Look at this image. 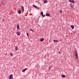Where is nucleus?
<instances>
[{"instance_id": "23", "label": "nucleus", "mask_w": 79, "mask_h": 79, "mask_svg": "<svg viewBox=\"0 0 79 79\" xmlns=\"http://www.w3.org/2000/svg\"><path fill=\"white\" fill-rule=\"evenodd\" d=\"M10 56H13V54H10Z\"/></svg>"}, {"instance_id": "27", "label": "nucleus", "mask_w": 79, "mask_h": 79, "mask_svg": "<svg viewBox=\"0 0 79 79\" xmlns=\"http://www.w3.org/2000/svg\"><path fill=\"white\" fill-rule=\"evenodd\" d=\"M30 31H32V32H33V31H34L33 30H31V29H30Z\"/></svg>"}, {"instance_id": "8", "label": "nucleus", "mask_w": 79, "mask_h": 79, "mask_svg": "<svg viewBox=\"0 0 79 79\" xmlns=\"http://www.w3.org/2000/svg\"><path fill=\"white\" fill-rule=\"evenodd\" d=\"M16 34L18 35H20V32L19 31L17 32Z\"/></svg>"}, {"instance_id": "21", "label": "nucleus", "mask_w": 79, "mask_h": 79, "mask_svg": "<svg viewBox=\"0 0 79 79\" xmlns=\"http://www.w3.org/2000/svg\"><path fill=\"white\" fill-rule=\"evenodd\" d=\"M70 7H71V8H72V9H73V6H71Z\"/></svg>"}, {"instance_id": "18", "label": "nucleus", "mask_w": 79, "mask_h": 79, "mask_svg": "<svg viewBox=\"0 0 79 79\" xmlns=\"http://www.w3.org/2000/svg\"><path fill=\"white\" fill-rule=\"evenodd\" d=\"M33 7H34V8H35V7H36V6L34 5H33Z\"/></svg>"}, {"instance_id": "17", "label": "nucleus", "mask_w": 79, "mask_h": 79, "mask_svg": "<svg viewBox=\"0 0 79 79\" xmlns=\"http://www.w3.org/2000/svg\"><path fill=\"white\" fill-rule=\"evenodd\" d=\"M53 42H54L55 43V42H56V40H53Z\"/></svg>"}, {"instance_id": "30", "label": "nucleus", "mask_w": 79, "mask_h": 79, "mask_svg": "<svg viewBox=\"0 0 79 79\" xmlns=\"http://www.w3.org/2000/svg\"><path fill=\"white\" fill-rule=\"evenodd\" d=\"M4 20H5V19H3V21H4Z\"/></svg>"}, {"instance_id": "29", "label": "nucleus", "mask_w": 79, "mask_h": 79, "mask_svg": "<svg viewBox=\"0 0 79 79\" xmlns=\"http://www.w3.org/2000/svg\"><path fill=\"white\" fill-rule=\"evenodd\" d=\"M59 54H60V52H59Z\"/></svg>"}, {"instance_id": "6", "label": "nucleus", "mask_w": 79, "mask_h": 79, "mask_svg": "<svg viewBox=\"0 0 79 79\" xmlns=\"http://www.w3.org/2000/svg\"><path fill=\"white\" fill-rule=\"evenodd\" d=\"M27 68L24 69L23 70H22V72H25V71H26V70H27Z\"/></svg>"}, {"instance_id": "3", "label": "nucleus", "mask_w": 79, "mask_h": 79, "mask_svg": "<svg viewBox=\"0 0 79 79\" xmlns=\"http://www.w3.org/2000/svg\"><path fill=\"white\" fill-rule=\"evenodd\" d=\"M9 78L10 79H13V75L12 74L10 75Z\"/></svg>"}, {"instance_id": "10", "label": "nucleus", "mask_w": 79, "mask_h": 79, "mask_svg": "<svg viewBox=\"0 0 79 79\" xmlns=\"http://www.w3.org/2000/svg\"><path fill=\"white\" fill-rule=\"evenodd\" d=\"M71 27L72 28V29H73L74 28V25H71Z\"/></svg>"}, {"instance_id": "20", "label": "nucleus", "mask_w": 79, "mask_h": 79, "mask_svg": "<svg viewBox=\"0 0 79 79\" xmlns=\"http://www.w3.org/2000/svg\"><path fill=\"white\" fill-rule=\"evenodd\" d=\"M2 5H4V3H3V2H2Z\"/></svg>"}, {"instance_id": "12", "label": "nucleus", "mask_w": 79, "mask_h": 79, "mask_svg": "<svg viewBox=\"0 0 79 79\" xmlns=\"http://www.w3.org/2000/svg\"><path fill=\"white\" fill-rule=\"evenodd\" d=\"M50 15V14H46V16H49Z\"/></svg>"}, {"instance_id": "26", "label": "nucleus", "mask_w": 79, "mask_h": 79, "mask_svg": "<svg viewBox=\"0 0 79 79\" xmlns=\"http://www.w3.org/2000/svg\"><path fill=\"white\" fill-rule=\"evenodd\" d=\"M51 67H50L49 69V70H50V69L51 68Z\"/></svg>"}, {"instance_id": "28", "label": "nucleus", "mask_w": 79, "mask_h": 79, "mask_svg": "<svg viewBox=\"0 0 79 79\" xmlns=\"http://www.w3.org/2000/svg\"><path fill=\"white\" fill-rule=\"evenodd\" d=\"M38 26L39 27H40V25H38Z\"/></svg>"}, {"instance_id": "9", "label": "nucleus", "mask_w": 79, "mask_h": 79, "mask_svg": "<svg viewBox=\"0 0 79 79\" xmlns=\"http://www.w3.org/2000/svg\"><path fill=\"white\" fill-rule=\"evenodd\" d=\"M44 40V38H41L40 40V42H43Z\"/></svg>"}, {"instance_id": "2", "label": "nucleus", "mask_w": 79, "mask_h": 79, "mask_svg": "<svg viewBox=\"0 0 79 79\" xmlns=\"http://www.w3.org/2000/svg\"><path fill=\"white\" fill-rule=\"evenodd\" d=\"M21 8L22 10V12H24V7L23 6H22Z\"/></svg>"}, {"instance_id": "25", "label": "nucleus", "mask_w": 79, "mask_h": 79, "mask_svg": "<svg viewBox=\"0 0 79 79\" xmlns=\"http://www.w3.org/2000/svg\"><path fill=\"white\" fill-rule=\"evenodd\" d=\"M56 42H59V41H58V40H56Z\"/></svg>"}, {"instance_id": "11", "label": "nucleus", "mask_w": 79, "mask_h": 79, "mask_svg": "<svg viewBox=\"0 0 79 79\" xmlns=\"http://www.w3.org/2000/svg\"><path fill=\"white\" fill-rule=\"evenodd\" d=\"M18 13L19 14H21V10H19L18 11Z\"/></svg>"}, {"instance_id": "22", "label": "nucleus", "mask_w": 79, "mask_h": 79, "mask_svg": "<svg viewBox=\"0 0 79 79\" xmlns=\"http://www.w3.org/2000/svg\"><path fill=\"white\" fill-rule=\"evenodd\" d=\"M27 37H29V34H28V33H27Z\"/></svg>"}, {"instance_id": "16", "label": "nucleus", "mask_w": 79, "mask_h": 79, "mask_svg": "<svg viewBox=\"0 0 79 79\" xmlns=\"http://www.w3.org/2000/svg\"><path fill=\"white\" fill-rule=\"evenodd\" d=\"M15 50H18V47H17V46H15Z\"/></svg>"}, {"instance_id": "7", "label": "nucleus", "mask_w": 79, "mask_h": 79, "mask_svg": "<svg viewBox=\"0 0 79 79\" xmlns=\"http://www.w3.org/2000/svg\"><path fill=\"white\" fill-rule=\"evenodd\" d=\"M17 30H19V24H18L17 25Z\"/></svg>"}, {"instance_id": "4", "label": "nucleus", "mask_w": 79, "mask_h": 79, "mask_svg": "<svg viewBox=\"0 0 79 79\" xmlns=\"http://www.w3.org/2000/svg\"><path fill=\"white\" fill-rule=\"evenodd\" d=\"M44 3H47L48 1H47V0H43Z\"/></svg>"}, {"instance_id": "13", "label": "nucleus", "mask_w": 79, "mask_h": 79, "mask_svg": "<svg viewBox=\"0 0 79 79\" xmlns=\"http://www.w3.org/2000/svg\"><path fill=\"white\" fill-rule=\"evenodd\" d=\"M35 8H36V9H38V10H39V7H38L37 6H36V7Z\"/></svg>"}, {"instance_id": "1", "label": "nucleus", "mask_w": 79, "mask_h": 79, "mask_svg": "<svg viewBox=\"0 0 79 79\" xmlns=\"http://www.w3.org/2000/svg\"><path fill=\"white\" fill-rule=\"evenodd\" d=\"M73 55H75L76 57V59L77 60L78 59V55H77V52L76 50H75L73 52Z\"/></svg>"}, {"instance_id": "5", "label": "nucleus", "mask_w": 79, "mask_h": 79, "mask_svg": "<svg viewBox=\"0 0 79 79\" xmlns=\"http://www.w3.org/2000/svg\"><path fill=\"white\" fill-rule=\"evenodd\" d=\"M69 2H71V3H74L75 2L74 1H72L71 0H69Z\"/></svg>"}, {"instance_id": "24", "label": "nucleus", "mask_w": 79, "mask_h": 79, "mask_svg": "<svg viewBox=\"0 0 79 79\" xmlns=\"http://www.w3.org/2000/svg\"><path fill=\"white\" fill-rule=\"evenodd\" d=\"M43 17H45V15H43Z\"/></svg>"}, {"instance_id": "15", "label": "nucleus", "mask_w": 79, "mask_h": 79, "mask_svg": "<svg viewBox=\"0 0 79 79\" xmlns=\"http://www.w3.org/2000/svg\"><path fill=\"white\" fill-rule=\"evenodd\" d=\"M41 16H43V15H44V14H43V12H41Z\"/></svg>"}, {"instance_id": "14", "label": "nucleus", "mask_w": 79, "mask_h": 79, "mask_svg": "<svg viewBox=\"0 0 79 79\" xmlns=\"http://www.w3.org/2000/svg\"><path fill=\"white\" fill-rule=\"evenodd\" d=\"M62 77H66V76L64 75H62Z\"/></svg>"}, {"instance_id": "19", "label": "nucleus", "mask_w": 79, "mask_h": 79, "mask_svg": "<svg viewBox=\"0 0 79 79\" xmlns=\"http://www.w3.org/2000/svg\"><path fill=\"white\" fill-rule=\"evenodd\" d=\"M59 12H60V13H62V10H60Z\"/></svg>"}]
</instances>
